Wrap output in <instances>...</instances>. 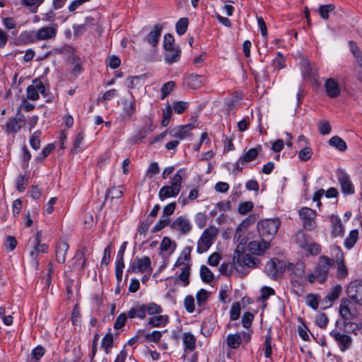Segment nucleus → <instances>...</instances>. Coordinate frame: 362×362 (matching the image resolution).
I'll list each match as a JSON object with an SVG mask.
<instances>
[{"instance_id": "21", "label": "nucleus", "mask_w": 362, "mask_h": 362, "mask_svg": "<svg viewBox=\"0 0 362 362\" xmlns=\"http://www.w3.org/2000/svg\"><path fill=\"white\" fill-rule=\"evenodd\" d=\"M196 337L191 332H185L182 334L184 356L194 351L196 348Z\"/></svg>"}, {"instance_id": "50", "label": "nucleus", "mask_w": 362, "mask_h": 362, "mask_svg": "<svg viewBox=\"0 0 362 362\" xmlns=\"http://www.w3.org/2000/svg\"><path fill=\"white\" fill-rule=\"evenodd\" d=\"M153 219L147 217L146 220L141 222L138 227V232L140 235H146L149 226L153 223Z\"/></svg>"}, {"instance_id": "24", "label": "nucleus", "mask_w": 362, "mask_h": 362, "mask_svg": "<svg viewBox=\"0 0 362 362\" xmlns=\"http://www.w3.org/2000/svg\"><path fill=\"white\" fill-rule=\"evenodd\" d=\"M24 122V117L10 119L6 123V132L8 134H15L18 132L21 129Z\"/></svg>"}, {"instance_id": "6", "label": "nucleus", "mask_w": 362, "mask_h": 362, "mask_svg": "<svg viewBox=\"0 0 362 362\" xmlns=\"http://www.w3.org/2000/svg\"><path fill=\"white\" fill-rule=\"evenodd\" d=\"M334 259L325 255L320 256L315 267V272L317 275V281L320 284L324 283L328 277L329 269L334 266Z\"/></svg>"}, {"instance_id": "31", "label": "nucleus", "mask_w": 362, "mask_h": 362, "mask_svg": "<svg viewBox=\"0 0 362 362\" xmlns=\"http://www.w3.org/2000/svg\"><path fill=\"white\" fill-rule=\"evenodd\" d=\"M124 108L123 111L124 112V117L127 119H130L132 116L136 112V100L133 98L132 100L128 101L127 99L123 100Z\"/></svg>"}, {"instance_id": "1", "label": "nucleus", "mask_w": 362, "mask_h": 362, "mask_svg": "<svg viewBox=\"0 0 362 362\" xmlns=\"http://www.w3.org/2000/svg\"><path fill=\"white\" fill-rule=\"evenodd\" d=\"M346 293L347 297L340 300L339 312L341 317L346 320L354 318L351 305L362 307V279L351 281L346 286Z\"/></svg>"}, {"instance_id": "2", "label": "nucleus", "mask_w": 362, "mask_h": 362, "mask_svg": "<svg viewBox=\"0 0 362 362\" xmlns=\"http://www.w3.org/2000/svg\"><path fill=\"white\" fill-rule=\"evenodd\" d=\"M236 255L234 256V267L237 272L244 276L249 273L246 268H257L260 264L259 258L254 257L248 253H245L243 251L235 252Z\"/></svg>"}, {"instance_id": "38", "label": "nucleus", "mask_w": 362, "mask_h": 362, "mask_svg": "<svg viewBox=\"0 0 362 362\" xmlns=\"http://www.w3.org/2000/svg\"><path fill=\"white\" fill-rule=\"evenodd\" d=\"M113 334L110 329L109 332L103 338L101 346L107 354L110 353V349L113 346Z\"/></svg>"}, {"instance_id": "19", "label": "nucleus", "mask_w": 362, "mask_h": 362, "mask_svg": "<svg viewBox=\"0 0 362 362\" xmlns=\"http://www.w3.org/2000/svg\"><path fill=\"white\" fill-rule=\"evenodd\" d=\"M57 32V25L46 26L40 28L35 35V37L38 40H47L54 38Z\"/></svg>"}, {"instance_id": "16", "label": "nucleus", "mask_w": 362, "mask_h": 362, "mask_svg": "<svg viewBox=\"0 0 362 362\" xmlns=\"http://www.w3.org/2000/svg\"><path fill=\"white\" fill-rule=\"evenodd\" d=\"M170 227L174 230H179L182 235L187 234L192 230L189 220L182 216L175 218L171 223Z\"/></svg>"}, {"instance_id": "42", "label": "nucleus", "mask_w": 362, "mask_h": 362, "mask_svg": "<svg viewBox=\"0 0 362 362\" xmlns=\"http://www.w3.org/2000/svg\"><path fill=\"white\" fill-rule=\"evenodd\" d=\"M84 139V133L80 132L77 134L75 141L73 144L71 152L73 154L77 153L81 151L83 148V141Z\"/></svg>"}, {"instance_id": "52", "label": "nucleus", "mask_w": 362, "mask_h": 362, "mask_svg": "<svg viewBox=\"0 0 362 362\" xmlns=\"http://www.w3.org/2000/svg\"><path fill=\"white\" fill-rule=\"evenodd\" d=\"M172 113H173L172 106L170 105H168L166 106V108L163 110V119L161 121V125L163 127H166L168 125V124L170 121Z\"/></svg>"}, {"instance_id": "55", "label": "nucleus", "mask_w": 362, "mask_h": 362, "mask_svg": "<svg viewBox=\"0 0 362 362\" xmlns=\"http://www.w3.org/2000/svg\"><path fill=\"white\" fill-rule=\"evenodd\" d=\"M313 155V151L310 147L306 146L298 153V158L301 161H307L310 159Z\"/></svg>"}, {"instance_id": "45", "label": "nucleus", "mask_w": 362, "mask_h": 362, "mask_svg": "<svg viewBox=\"0 0 362 362\" xmlns=\"http://www.w3.org/2000/svg\"><path fill=\"white\" fill-rule=\"evenodd\" d=\"M146 74L140 76H129L127 78V88L133 89L140 85V81L142 79L146 78Z\"/></svg>"}, {"instance_id": "5", "label": "nucleus", "mask_w": 362, "mask_h": 362, "mask_svg": "<svg viewBox=\"0 0 362 362\" xmlns=\"http://www.w3.org/2000/svg\"><path fill=\"white\" fill-rule=\"evenodd\" d=\"M218 230L215 226L206 228L197 242V252L202 254L206 252L212 245L216 238Z\"/></svg>"}, {"instance_id": "11", "label": "nucleus", "mask_w": 362, "mask_h": 362, "mask_svg": "<svg viewBox=\"0 0 362 362\" xmlns=\"http://www.w3.org/2000/svg\"><path fill=\"white\" fill-rule=\"evenodd\" d=\"M270 246L271 243L268 240L260 238V240L250 241L247 245V250L253 255H262Z\"/></svg>"}, {"instance_id": "34", "label": "nucleus", "mask_w": 362, "mask_h": 362, "mask_svg": "<svg viewBox=\"0 0 362 362\" xmlns=\"http://www.w3.org/2000/svg\"><path fill=\"white\" fill-rule=\"evenodd\" d=\"M189 275H190V266L185 265L181 268V273L180 274L178 279L175 280V283L177 284L178 281L182 282L183 286H187L189 284Z\"/></svg>"}, {"instance_id": "62", "label": "nucleus", "mask_w": 362, "mask_h": 362, "mask_svg": "<svg viewBox=\"0 0 362 362\" xmlns=\"http://www.w3.org/2000/svg\"><path fill=\"white\" fill-rule=\"evenodd\" d=\"M189 103L183 101H177L173 103L174 112L177 114L183 113L188 107Z\"/></svg>"}, {"instance_id": "14", "label": "nucleus", "mask_w": 362, "mask_h": 362, "mask_svg": "<svg viewBox=\"0 0 362 362\" xmlns=\"http://www.w3.org/2000/svg\"><path fill=\"white\" fill-rule=\"evenodd\" d=\"M329 335L337 342L341 351L344 352L351 346L352 339L350 336L341 334L336 329L332 330Z\"/></svg>"}, {"instance_id": "15", "label": "nucleus", "mask_w": 362, "mask_h": 362, "mask_svg": "<svg viewBox=\"0 0 362 362\" xmlns=\"http://www.w3.org/2000/svg\"><path fill=\"white\" fill-rule=\"evenodd\" d=\"M337 179L341 186V192L345 194L354 193V186L349 175L341 170L337 173Z\"/></svg>"}, {"instance_id": "3", "label": "nucleus", "mask_w": 362, "mask_h": 362, "mask_svg": "<svg viewBox=\"0 0 362 362\" xmlns=\"http://www.w3.org/2000/svg\"><path fill=\"white\" fill-rule=\"evenodd\" d=\"M288 269L291 271V282L293 287L303 286L306 278L305 276V264L298 261L296 264L289 263Z\"/></svg>"}, {"instance_id": "47", "label": "nucleus", "mask_w": 362, "mask_h": 362, "mask_svg": "<svg viewBox=\"0 0 362 362\" xmlns=\"http://www.w3.org/2000/svg\"><path fill=\"white\" fill-rule=\"evenodd\" d=\"M335 6L332 4L321 5L319 7L318 11L320 16L323 19H328L329 13L334 9Z\"/></svg>"}, {"instance_id": "64", "label": "nucleus", "mask_w": 362, "mask_h": 362, "mask_svg": "<svg viewBox=\"0 0 362 362\" xmlns=\"http://www.w3.org/2000/svg\"><path fill=\"white\" fill-rule=\"evenodd\" d=\"M319 132L322 135L329 134L331 132L332 127L329 122L322 121L318 124Z\"/></svg>"}, {"instance_id": "8", "label": "nucleus", "mask_w": 362, "mask_h": 362, "mask_svg": "<svg viewBox=\"0 0 362 362\" xmlns=\"http://www.w3.org/2000/svg\"><path fill=\"white\" fill-rule=\"evenodd\" d=\"M300 218L303 221V228L306 230H313L316 227L315 211L308 207H303L298 211Z\"/></svg>"}, {"instance_id": "9", "label": "nucleus", "mask_w": 362, "mask_h": 362, "mask_svg": "<svg viewBox=\"0 0 362 362\" xmlns=\"http://www.w3.org/2000/svg\"><path fill=\"white\" fill-rule=\"evenodd\" d=\"M332 252L334 254V262L337 265V277L339 279H343L347 276L349 273L348 268L344 263V253L338 246L333 247Z\"/></svg>"}, {"instance_id": "48", "label": "nucleus", "mask_w": 362, "mask_h": 362, "mask_svg": "<svg viewBox=\"0 0 362 362\" xmlns=\"http://www.w3.org/2000/svg\"><path fill=\"white\" fill-rule=\"evenodd\" d=\"M175 83L174 81H168L163 85L160 91L162 93L160 98L165 99L173 90Z\"/></svg>"}, {"instance_id": "10", "label": "nucleus", "mask_w": 362, "mask_h": 362, "mask_svg": "<svg viewBox=\"0 0 362 362\" xmlns=\"http://www.w3.org/2000/svg\"><path fill=\"white\" fill-rule=\"evenodd\" d=\"M284 272L283 262L277 259H272L265 266V272L273 279H277Z\"/></svg>"}, {"instance_id": "58", "label": "nucleus", "mask_w": 362, "mask_h": 362, "mask_svg": "<svg viewBox=\"0 0 362 362\" xmlns=\"http://www.w3.org/2000/svg\"><path fill=\"white\" fill-rule=\"evenodd\" d=\"M254 204L252 202H245L240 204L238 207V212L240 214L245 215L252 210Z\"/></svg>"}, {"instance_id": "60", "label": "nucleus", "mask_w": 362, "mask_h": 362, "mask_svg": "<svg viewBox=\"0 0 362 362\" xmlns=\"http://www.w3.org/2000/svg\"><path fill=\"white\" fill-rule=\"evenodd\" d=\"M272 337L271 334H269V333L267 334L265 337V341H264V345H265L264 356L266 358H269L272 354Z\"/></svg>"}, {"instance_id": "54", "label": "nucleus", "mask_w": 362, "mask_h": 362, "mask_svg": "<svg viewBox=\"0 0 362 362\" xmlns=\"http://www.w3.org/2000/svg\"><path fill=\"white\" fill-rule=\"evenodd\" d=\"M40 135H41V132L40 131H35L31 135V136L30 138V146L35 150H37L38 148H40Z\"/></svg>"}, {"instance_id": "44", "label": "nucleus", "mask_w": 362, "mask_h": 362, "mask_svg": "<svg viewBox=\"0 0 362 362\" xmlns=\"http://www.w3.org/2000/svg\"><path fill=\"white\" fill-rule=\"evenodd\" d=\"M144 307L145 313L148 315L160 314L162 313V308L155 303H151L148 304H143Z\"/></svg>"}, {"instance_id": "30", "label": "nucleus", "mask_w": 362, "mask_h": 362, "mask_svg": "<svg viewBox=\"0 0 362 362\" xmlns=\"http://www.w3.org/2000/svg\"><path fill=\"white\" fill-rule=\"evenodd\" d=\"M86 260L83 252H77L72 259V268L83 271L86 266Z\"/></svg>"}, {"instance_id": "25", "label": "nucleus", "mask_w": 362, "mask_h": 362, "mask_svg": "<svg viewBox=\"0 0 362 362\" xmlns=\"http://www.w3.org/2000/svg\"><path fill=\"white\" fill-rule=\"evenodd\" d=\"M194 128V126L192 124L180 126L171 132V136L179 139H184L190 134L191 130Z\"/></svg>"}, {"instance_id": "61", "label": "nucleus", "mask_w": 362, "mask_h": 362, "mask_svg": "<svg viewBox=\"0 0 362 362\" xmlns=\"http://www.w3.org/2000/svg\"><path fill=\"white\" fill-rule=\"evenodd\" d=\"M358 324L353 322H344V331L348 333H352L357 335Z\"/></svg>"}, {"instance_id": "49", "label": "nucleus", "mask_w": 362, "mask_h": 362, "mask_svg": "<svg viewBox=\"0 0 362 362\" xmlns=\"http://www.w3.org/2000/svg\"><path fill=\"white\" fill-rule=\"evenodd\" d=\"M45 349L43 346L39 345L32 350L31 359L35 362H38L40 358L45 355Z\"/></svg>"}, {"instance_id": "22", "label": "nucleus", "mask_w": 362, "mask_h": 362, "mask_svg": "<svg viewBox=\"0 0 362 362\" xmlns=\"http://www.w3.org/2000/svg\"><path fill=\"white\" fill-rule=\"evenodd\" d=\"M329 221L332 225V235L334 237L342 236L344 233V228L341 223V218L337 215H331Z\"/></svg>"}, {"instance_id": "43", "label": "nucleus", "mask_w": 362, "mask_h": 362, "mask_svg": "<svg viewBox=\"0 0 362 362\" xmlns=\"http://www.w3.org/2000/svg\"><path fill=\"white\" fill-rule=\"evenodd\" d=\"M200 276L204 283H210L214 277L212 272L205 265L202 266L200 268Z\"/></svg>"}, {"instance_id": "35", "label": "nucleus", "mask_w": 362, "mask_h": 362, "mask_svg": "<svg viewBox=\"0 0 362 362\" xmlns=\"http://www.w3.org/2000/svg\"><path fill=\"white\" fill-rule=\"evenodd\" d=\"M358 239V230L354 229L350 231L348 237L344 240V246L347 250H351Z\"/></svg>"}, {"instance_id": "26", "label": "nucleus", "mask_w": 362, "mask_h": 362, "mask_svg": "<svg viewBox=\"0 0 362 362\" xmlns=\"http://www.w3.org/2000/svg\"><path fill=\"white\" fill-rule=\"evenodd\" d=\"M262 150V146L260 145H257L256 147L250 148L247 151H245L244 154L240 157L241 162L247 163L255 160Z\"/></svg>"}, {"instance_id": "59", "label": "nucleus", "mask_w": 362, "mask_h": 362, "mask_svg": "<svg viewBox=\"0 0 362 362\" xmlns=\"http://www.w3.org/2000/svg\"><path fill=\"white\" fill-rule=\"evenodd\" d=\"M184 305L186 310L192 313L194 311V298L192 296H187L184 300Z\"/></svg>"}, {"instance_id": "36", "label": "nucleus", "mask_w": 362, "mask_h": 362, "mask_svg": "<svg viewBox=\"0 0 362 362\" xmlns=\"http://www.w3.org/2000/svg\"><path fill=\"white\" fill-rule=\"evenodd\" d=\"M302 74L305 78H309L310 79H314L317 76V69L312 66L308 62H303Z\"/></svg>"}, {"instance_id": "41", "label": "nucleus", "mask_w": 362, "mask_h": 362, "mask_svg": "<svg viewBox=\"0 0 362 362\" xmlns=\"http://www.w3.org/2000/svg\"><path fill=\"white\" fill-rule=\"evenodd\" d=\"M29 176L19 175L16 180V188L19 192H23L28 185Z\"/></svg>"}, {"instance_id": "20", "label": "nucleus", "mask_w": 362, "mask_h": 362, "mask_svg": "<svg viewBox=\"0 0 362 362\" xmlns=\"http://www.w3.org/2000/svg\"><path fill=\"white\" fill-rule=\"evenodd\" d=\"M185 84L191 89H197L204 83V76L198 74H189L185 77Z\"/></svg>"}, {"instance_id": "33", "label": "nucleus", "mask_w": 362, "mask_h": 362, "mask_svg": "<svg viewBox=\"0 0 362 362\" xmlns=\"http://www.w3.org/2000/svg\"><path fill=\"white\" fill-rule=\"evenodd\" d=\"M168 322V315L153 316L148 319V325L152 327H160L165 325Z\"/></svg>"}, {"instance_id": "51", "label": "nucleus", "mask_w": 362, "mask_h": 362, "mask_svg": "<svg viewBox=\"0 0 362 362\" xmlns=\"http://www.w3.org/2000/svg\"><path fill=\"white\" fill-rule=\"evenodd\" d=\"M241 307L239 302L233 303L230 310V318L231 320H236L240 315Z\"/></svg>"}, {"instance_id": "40", "label": "nucleus", "mask_w": 362, "mask_h": 362, "mask_svg": "<svg viewBox=\"0 0 362 362\" xmlns=\"http://www.w3.org/2000/svg\"><path fill=\"white\" fill-rule=\"evenodd\" d=\"M241 237H242V229H241L240 226H239L236 229L235 235H234V241L238 243V245L235 250V252H238V251L245 250V245L246 244V240H245V238H242Z\"/></svg>"}, {"instance_id": "56", "label": "nucleus", "mask_w": 362, "mask_h": 362, "mask_svg": "<svg viewBox=\"0 0 362 362\" xmlns=\"http://www.w3.org/2000/svg\"><path fill=\"white\" fill-rule=\"evenodd\" d=\"M197 304L199 306L204 305L209 298V293L204 289H200L196 296Z\"/></svg>"}, {"instance_id": "53", "label": "nucleus", "mask_w": 362, "mask_h": 362, "mask_svg": "<svg viewBox=\"0 0 362 362\" xmlns=\"http://www.w3.org/2000/svg\"><path fill=\"white\" fill-rule=\"evenodd\" d=\"M319 296L310 293L306 296V303L314 310H317L319 303Z\"/></svg>"}, {"instance_id": "17", "label": "nucleus", "mask_w": 362, "mask_h": 362, "mask_svg": "<svg viewBox=\"0 0 362 362\" xmlns=\"http://www.w3.org/2000/svg\"><path fill=\"white\" fill-rule=\"evenodd\" d=\"M324 86L327 95L331 98H336L341 93V88L338 82L334 78H327Z\"/></svg>"}, {"instance_id": "4", "label": "nucleus", "mask_w": 362, "mask_h": 362, "mask_svg": "<svg viewBox=\"0 0 362 362\" xmlns=\"http://www.w3.org/2000/svg\"><path fill=\"white\" fill-rule=\"evenodd\" d=\"M279 224V219H266L259 222L258 231L260 238L271 242L277 232Z\"/></svg>"}, {"instance_id": "37", "label": "nucleus", "mask_w": 362, "mask_h": 362, "mask_svg": "<svg viewBox=\"0 0 362 362\" xmlns=\"http://www.w3.org/2000/svg\"><path fill=\"white\" fill-rule=\"evenodd\" d=\"M329 144L340 151H344L347 148L346 142L339 136H334L329 140Z\"/></svg>"}, {"instance_id": "46", "label": "nucleus", "mask_w": 362, "mask_h": 362, "mask_svg": "<svg viewBox=\"0 0 362 362\" xmlns=\"http://www.w3.org/2000/svg\"><path fill=\"white\" fill-rule=\"evenodd\" d=\"M189 24V20L187 18H180L176 23V32L178 35H182L187 31Z\"/></svg>"}, {"instance_id": "18", "label": "nucleus", "mask_w": 362, "mask_h": 362, "mask_svg": "<svg viewBox=\"0 0 362 362\" xmlns=\"http://www.w3.org/2000/svg\"><path fill=\"white\" fill-rule=\"evenodd\" d=\"M163 28L161 24H155L153 30L145 37L144 40L152 47H156L158 45Z\"/></svg>"}, {"instance_id": "29", "label": "nucleus", "mask_w": 362, "mask_h": 362, "mask_svg": "<svg viewBox=\"0 0 362 362\" xmlns=\"http://www.w3.org/2000/svg\"><path fill=\"white\" fill-rule=\"evenodd\" d=\"M127 316L130 319L139 318L144 319L146 317V313L143 304H138L136 306L132 308L127 313Z\"/></svg>"}, {"instance_id": "28", "label": "nucleus", "mask_w": 362, "mask_h": 362, "mask_svg": "<svg viewBox=\"0 0 362 362\" xmlns=\"http://www.w3.org/2000/svg\"><path fill=\"white\" fill-rule=\"evenodd\" d=\"M165 62L169 64L177 62L180 57L181 49L179 47L165 49Z\"/></svg>"}, {"instance_id": "23", "label": "nucleus", "mask_w": 362, "mask_h": 362, "mask_svg": "<svg viewBox=\"0 0 362 362\" xmlns=\"http://www.w3.org/2000/svg\"><path fill=\"white\" fill-rule=\"evenodd\" d=\"M69 246L66 242L59 241L57 243L55 247L56 260L59 264H64L66 261V252Z\"/></svg>"}, {"instance_id": "57", "label": "nucleus", "mask_w": 362, "mask_h": 362, "mask_svg": "<svg viewBox=\"0 0 362 362\" xmlns=\"http://www.w3.org/2000/svg\"><path fill=\"white\" fill-rule=\"evenodd\" d=\"M173 244V247L172 252L174 251V250L176 247L175 243H173L172 240L169 238L164 237L160 243L159 248L161 251H167L171 247Z\"/></svg>"}, {"instance_id": "12", "label": "nucleus", "mask_w": 362, "mask_h": 362, "mask_svg": "<svg viewBox=\"0 0 362 362\" xmlns=\"http://www.w3.org/2000/svg\"><path fill=\"white\" fill-rule=\"evenodd\" d=\"M45 86L44 83L39 79L33 81V83L27 88V98L31 100H36L39 98V93L45 95Z\"/></svg>"}, {"instance_id": "63", "label": "nucleus", "mask_w": 362, "mask_h": 362, "mask_svg": "<svg viewBox=\"0 0 362 362\" xmlns=\"http://www.w3.org/2000/svg\"><path fill=\"white\" fill-rule=\"evenodd\" d=\"M127 317V314L124 313L119 315L114 323V328L116 329H119L123 327L126 323Z\"/></svg>"}, {"instance_id": "7", "label": "nucleus", "mask_w": 362, "mask_h": 362, "mask_svg": "<svg viewBox=\"0 0 362 362\" xmlns=\"http://www.w3.org/2000/svg\"><path fill=\"white\" fill-rule=\"evenodd\" d=\"M153 272L152 263L149 257H136L132 262L127 273H141L151 274Z\"/></svg>"}, {"instance_id": "32", "label": "nucleus", "mask_w": 362, "mask_h": 362, "mask_svg": "<svg viewBox=\"0 0 362 362\" xmlns=\"http://www.w3.org/2000/svg\"><path fill=\"white\" fill-rule=\"evenodd\" d=\"M242 341L240 333L230 334L226 337V344L230 349H238Z\"/></svg>"}, {"instance_id": "13", "label": "nucleus", "mask_w": 362, "mask_h": 362, "mask_svg": "<svg viewBox=\"0 0 362 362\" xmlns=\"http://www.w3.org/2000/svg\"><path fill=\"white\" fill-rule=\"evenodd\" d=\"M342 286L340 284H337L332 287L331 291L321 300L322 309L330 308L334 301L339 298L342 293Z\"/></svg>"}, {"instance_id": "39", "label": "nucleus", "mask_w": 362, "mask_h": 362, "mask_svg": "<svg viewBox=\"0 0 362 362\" xmlns=\"http://www.w3.org/2000/svg\"><path fill=\"white\" fill-rule=\"evenodd\" d=\"M184 169H180L173 176L170 182V186L175 188L176 190L179 192H180L182 188V173H184Z\"/></svg>"}, {"instance_id": "27", "label": "nucleus", "mask_w": 362, "mask_h": 362, "mask_svg": "<svg viewBox=\"0 0 362 362\" xmlns=\"http://www.w3.org/2000/svg\"><path fill=\"white\" fill-rule=\"evenodd\" d=\"M179 193L180 192L175 188L170 185H166L162 187L159 190L158 197L160 201H164L168 198L177 197Z\"/></svg>"}]
</instances>
